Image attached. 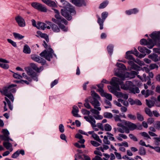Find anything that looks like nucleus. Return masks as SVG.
<instances>
[{"label":"nucleus","instance_id":"1","mask_svg":"<svg viewBox=\"0 0 160 160\" xmlns=\"http://www.w3.org/2000/svg\"><path fill=\"white\" fill-rule=\"evenodd\" d=\"M16 86L17 85L14 84L7 85L3 87L2 91H1L2 94L6 97L5 98L6 101H4L3 102L4 105V111H6L8 110L7 107V104H8L9 109L11 110H12L13 109V106L11 105L10 101L7 98L10 99L12 102H13L14 98L12 94L15 93L16 92V89L15 88Z\"/></svg>","mask_w":160,"mask_h":160},{"label":"nucleus","instance_id":"2","mask_svg":"<svg viewBox=\"0 0 160 160\" xmlns=\"http://www.w3.org/2000/svg\"><path fill=\"white\" fill-rule=\"evenodd\" d=\"M122 82L121 80L120 81L118 78L113 77L110 82V84L113 87L108 86V88L110 92L114 94L118 98L127 99L128 98V96L127 94H123L121 92L116 91V90H120L119 85L121 84Z\"/></svg>","mask_w":160,"mask_h":160},{"label":"nucleus","instance_id":"3","mask_svg":"<svg viewBox=\"0 0 160 160\" xmlns=\"http://www.w3.org/2000/svg\"><path fill=\"white\" fill-rule=\"evenodd\" d=\"M152 39H148V41L145 39H142L140 41V44L142 45H148V47L152 48L156 44V42L160 38V32H154L150 35Z\"/></svg>","mask_w":160,"mask_h":160},{"label":"nucleus","instance_id":"4","mask_svg":"<svg viewBox=\"0 0 160 160\" xmlns=\"http://www.w3.org/2000/svg\"><path fill=\"white\" fill-rule=\"evenodd\" d=\"M62 4L64 8L61 9V14L67 19L70 20L72 18V16L70 14L73 15L75 14L76 13L74 8L67 1V3L64 2Z\"/></svg>","mask_w":160,"mask_h":160},{"label":"nucleus","instance_id":"5","mask_svg":"<svg viewBox=\"0 0 160 160\" xmlns=\"http://www.w3.org/2000/svg\"><path fill=\"white\" fill-rule=\"evenodd\" d=\"M62 4L64 8L61 9V14L67 19L70 20L72 18V16L70 14L73 15L75 14L76 13L74 8L67 1V3L64 2Z\"/></svg>","mask_w":160,"mask_h":160},{"label":"nucleus","instance_id":"6","mask_svg":"<svg viewBox=\"0 0 160 160\" xmlns=\"http://www.w3.org/2000/svg\"><path fill=\"white\" fill-rule=\"evenodd\" d=\"M122 121L124 122V124L126 127H124L125 130H123V129L119 128V130L120 133H128L130 132V130L133 131L136 129L141 130L142 129L141 125L137 126L136 124L125 120H123Z\"/></svg>","mask_w":160,"mask_h":160},{"label":"nucleus","instance_id":"7","mask_svg":"<svg viewBox=\"0 0 160 160\" xmlns=\"http://www.w3.org/2000/svg\"><path fill=\"white\" fill-rule=\"evenodd\" d=\"M120 80H121L122 83L121 85V88L124 90H129L131 92L134 94L138 93L140 92L139 88L135 86L133 83L130 81H127L125 84H122V79L119 78Z\"/></svg>","mask_w":160,"mask_h":160},{"label":"nucleus","instance_id":"8","mask_svg":"<svg viewBox=\"0 0 160 160\" xmlns=\"http://www.w3.org/2000/svg\"><path fill=\"white\" fill-rule=\"evenodd\" d=\"M43 46L47 50H45L40 54V55L43 58H45L48 61H50L51 58H52L53 55H56L53 53V51L52 49L49 47L46 42L45 41H43Z\"/></svg>","mask_w":160,"mask_h":160},{"label":"nucleus","instance_id":"9","mask_svg":"<svg viewBox=\"0 0 160 160\" xmlns=\"http://www.w3.org/2000/svg\"><path fill=\"white\" fill-rule=\"evenodd\" d=\"M91 92L92 97H89L86 98L85 100V102L84 104L85 107L88 109L91 108V106L89 102L91 103V101H98L100 100V96L95 92L92 91Z\"/></svg>","mask_w":160,"mask_h":160},{"label":"nucleus","instance_id":"10","mask_svg":"<svg viewBox=\"0 0 160 160\" xmlns=\"http://www.w3.org/2000/svg\"><path fill=\"white\" fill-rule=\"evenodd\" d=\"M138 73L136 71H132L130 73L126 72H124V74H121V73H118L115 71V75L121 78L122 80H124L126 78H128L129 79H131L134 78L135 75Z\"/></svg>","mask_w":160,"mask_h":160},{"label":"nucleus","instance_id":"11","mask_svg":"<svg viewBox=\"0 0 160 160\" xmlns=\"http://www.w3.org/2000/svg\"><path fill=\"white\" fill-rule=\"evenodd\" d=\"M91 104L95 108L91 109L90 110L92 113L93 114V115L99 114L100 113L99 111L101 110V108L100 107L101 104L98 101H91Z\"/></svg>","mask_w":160,"mask_h":160},{"label":"nucleus","instance_id":"12","mask_svg":"<svg viewBox=\"0 0 160 160\" xmlns=\"http://www.w3.org/2000/svg\"><path fill=\"white\" fill-rule=\"evenodd\" d=\"M32 6L37 10L43 12H47V9L44 5L38 2H32L31 3Z\"/></svg>","mask_w":160,"mask_h":160},{"label":"nucleus","instance_id":"13","mask_svg":"<svg viewBox=\"0 0 160 160\" xmlns=\"http://www.w3.org/2000/svg\"><path fill=\"white\" fill-rule=\"evenodd\" d=\"M2 135H0V138L2 140L9 141V140L12 141V139L9 138L10 133L7 129H2Z\"/></svg>","mask_w":160,"mask_h":160},{"label":"nucleus","instance_id":"14","mask_svg":"<svg viewBox=\"0 0 160 160\" xmlns=\"http://www.w3.org/2000/svg\"><path fill=\"white\" fill-rule=\"evenodd\" d=\"M84 118L87 121L89 122L91 124L92 127L95 131H97L98 130V128L96 127L97 126L95 124V121L92 116H84Z\"/></svg>","mask_w":160,"mask_h":160},{"label":"nucleus","instance_id":"15","mask_svg":"<svg viewBox=\"0 0 160 160\" xmlns=\"http://www.w3.org/2000/svg\"><path fill=\"white\" fill-rule=\"evenodd\" d=\"M31 59L34 61L44 65L46 62V60L42 58L35 55H31Z\"/></svg>","mask_w":160,"mask_h":160},{"label":"nucleus","instance_id":"16","mask_svg":"<svg viewBox=\"0 0 160 160\" xmlns=\"http://www.w3.org/2000/svg\"><path fill=\"white\" fill-rule=\"evenodd\" d=\"M116 66L119 68L115 69L114 74H115V71H116L117 73L119 74L121 73V74H124V73L122 72V71L125 70L126 69V66L123 64L119 63H117Z\"/></svg>","mask_w":160,"mask_h":160},{"label":"nucleus","instance_id":"17","mask_svg":"<svg viewBox=\"0 0 160 160\" xmlns=\"http://www.w3.org/2000/svg\"><path fill=\"white\" fill-rule=\"evenodd\" d=\"M15 20L18 25L21 27L25 26V22L24 19L21 16L18 15L15 18Z\"/></svg>","mask_w":160,"mask_h":160},{"label":"nucleus","instance_id":"18","mask_svg":"<svg viewBox=\"0 0 160 160\" xmlns=\"http://www.w3.org/2000/svg\"><path fill=\"white\" fill-rule=\"evenodd\" d=\"M52 20L53 22L57 24L59 26V28L63 31L66 32L68 31V28L65 27L64 25H62V22L61 21L58 19L52 18Z\"/></svg>","mask_w":160,"mask_h":160},{"label":"nucleus","instance_id":"19","mask_svg":"<svg viewBox=\"0 0 160 160\" xmlns=\"http://www.w3.org/2000/svg\"><path fill=\"white\" fill-rule=\"evenodd\" d=\"M70 1L72 3L77 6L81 7L86 5L84 0H70Z\"/></svg>","mask_w":160,"mask_h":160},{"label":"nucleus","instance_id":"20","mask_svg":"<svg viewBox=\"0 0 160 160\" xmlns=\"http://www.w3.org/2000/svg\"><path fill=\"white\" fill-rule=\"evenodd\" d=\"M4 63H8L9 61L6 59L2 58H0V67L5 69H8L9 68V66L8 64Z\"/></svg>","mask_w":160,"mask_h":160},{"label":"nucleus","instance_id":"21","mask_svg":"<svg viewBox=\"0 0 160 160\" xmlns=\"http://www.w3.org/2000/svg\"><path fill=\"white\" fill-rule=\"evenodd\" d=\"M27 73L34 80L36 81H38L37 74L32 70L29 69L28 71H27Z\"/></svg>","mask_w":160,"mask_h":160},{"label":"nucleus","instance_id":"22","mask_svg":"<svg viewBox=\"0 0 160 160\" xmlns=\"http://www.w3.org/2000/svg\"><path fill=\"white\" fill-rule=\"evenodd\" d=\"M37 35L36 36L38 37H41L44 38L45 39L47 42H48L49 41L48 38L46 34L43 33L41 32L38 31L37 32Z\"/></svg>","mask_w":160,"mask_h":160},{"label":"nucleus","instance_id":"23","mask_svg":"<svg viewBox=\"0 0 160 160\" xmlns=\"http://www.w3.org/2000/svg\"><path fill=\"white\" fill-rule=\"evenodd\" d=\"M134 62L132 61H129L128 62V63L131 66L132 69L136 70H139L140 67L135 64Z\"/></svg>","mask_w":160,"mask_h":160},{"label":"nucleus","instance_id":"24","mask_svg":"<svg viewBox=\"0 0 160 160\" xmlns=\"http://www.w3.org/2000/svg\"><path fill=\"white\" fill-rule=\"evenodd\" d=\"M141 93L142 95H144L145 97L146 98L150 95H153L154 92L152 90L147 89L146 90H142L141 91Z\"/></svg>","mask_w":160,"mask_h":160},{"label":"nucleus","instance_id":"25","mask_svg":"<svg viewBox=\"0 0 160 160\" xmlns=\"http://www.w3.org/2000/svg\"><path fill=\"white\" fill-rule=\"evenodd\" d=\"M46 22L51 26L52 29L54 32H58L60 31V29L57 25L54 24H52V22L49 21L47 22Z\"/></svg>","mask_w":160,"mask_h":160},{"label":"nucleus","instance_id":"26","mask_svg":"<svg viewBox=\"0 0 160 160\" xmlns=\"http://www.w3.org/2000/svg\"><path fill=\"white\" fill-rule=\"evenodd\" d=\"M138 50L143 54H149L151 52V51L144 47H139L138 48Z\"/></svg>","mask_w":160,"mask_h":160},{"label":"nucleus","instance_id":"27","mask_svg":"<svg viewBox=\"0 0 160 160\" xmlns=\"http://www.w3.org/2000/svg\"><path fill=\"white\" fill-rule=\"evenodd\" d=\"M78 112L79 109L78 107L76 106H73V109L72 112L73 116L77 117H80V116L78 114Z\"/></svg>","mask_w":160,"mask_h":160},{"label":"nucleus","instance_id":"28","mask_svg":"<svg viewBox=\"0 0 160 160\" xmlns=\"http://www.w3.org/2000/svg\"><path fill=\"white\" fill-rule=\"evenodd\" d=\"M3 145L7 149L10 150V152H12V151L13 149L12 148V145L8 142H3Z\"/></svg>","mask_w":160,"mask_h":160},{"label":"nucleus","instance_id":"29","mask_svg":"<svg viewBox=\"0 0 160 160\" xmlns=\"http://www.w3.org/2000/svg\"><path fill=\"white\" fill-rule=\"evenodd\" d=\"M101 95L103 97H105L107 99H108L110 101L112 100V96L110 94L107 93L105 92L103 90H102L101 92Z\"/></svg>","mask_w":160,"mask_h":160},{"label":"nucleus","instance_id":"30","mask_svg":"<svg viewBox=\"0 0 160 160\" xmlns=\"http://www.w3.org/2000/svg\"><path fill=\"white\" fill-rule=\"evenodd\" d=\"M55 17L56 19H58L61 21L62 23H63L65 25H67L68 24V21L63 18L61 17L59 15V13L56 14L55 15Z\"/></svg>","mask_w":160,"mask_h":160},{"label":"nucleus","instance_id":"31","mask_svg":"<svg viewBox=\"0 0 160 160\" xmlns=\"http://www.w3.org/2000/svg\"><path fill=\"white\" fill-rule=\"evenodd\" d=\"M47 24L44 23L38 22L37 24V28L38 29L44 30L46 28Z\"/></svg>","mask_w":160,"mask_h":160},{"label":"nucleus","instance_id":"32","mask_svg":"<svg viewBox=\"0 0 160 160\" xmlns=\"http://www.w3.org/2000/svg\"><path fill=\"white\" fill-rule=\"evenodd\" d=\"M97 18H98L97 22L100 25V29L101 30L102 29H103V22L105 20L102 18L101 19L99 16H98Z\"/></svg>","mask_w":160,"mask_h":160},{"label":"nucleus","instance_id":"33","mask_svg":"<svg viewBox=\"0 0 160 160\" xmlns=\"http://www.w3.org/2000/svg\"><path fill=\"white\" fill-rule=\"evenodd\" d=\"M138 12V10L137 8H135L126 11L125 12L127 14L130 15L133 14H136Z\"/></svg>","mask_w":160,"mask_h":160},{"label":"nucleus","instance_id":"34","mask_svg":"<svg viewBox=\"0 0 160 160\" xmlns=\"http://www.w3.org/2000/svg\"><path fill=\"white\" fill-rule=\"evenodd\" d=\"M148 57L149 58L151 59L152 60L155 62L159 61L158 56L156 54H150L149 55Z\"/></svg>","mask_w":160,"mask_h":160},{"label":"nucleus","instance_id":"35","mask_svg":"<svg viewBox=\"0 0 160 160\" xmlns=\"http://www.w3.org/2000/svg\"><path fill=\"white\" fill-rule=\"evenodd\" d=\"M23 52L24 53L26 54H30L31 53V49L28 45L26 44L24 46Z\"/></svg>","mask_w":160,"mask_h":160},{"label":"nucleus","instance_id":"36","mask_svg":"<svg viewBox=\"0 0 160 160\" xmlns=\"http://www.w3.org/2000/svg\"><path fill=\"white\" fill-rule=\"evenodd\" d=\"M132 54L130 51H128L126 52V58L128 59L132 60L134 62V59H135L134 58L132 55L131 54Z\"/></svg>","mask_w":160,"mask_h":160},{"label":"nucleus","instance_id":"37","mask_svg":"<svg viewBox=\"0 0 160 160\" xmlns=\"http://www.w3.org/2000/svg\"><path fill=\"white\" fill-rule=\"evenodd\" d=\"M13 35L14 36V38L16 39H18L19 40H21L23 38L24 36H22L19 33L14 32L13 33Z\"/></svg>","mask_w":160,"mask_h":160},{"label":"nucleus","instance_id":"38","mask_svg":"<svg viewBox=\"0 0 160 160\" xmlns=\"http://www.w3.org/2000/svg\"><path fill=\"white\" fill-rule=\"evenodd\" d=\"M31 66L33 68V69L38 72H40L42 70L41 67H38L36 65L33 63H31L30 64Z\"/></svg>","mask_w":160,"mask_h":160},{"label":"nucleus","instance_id":"39","mask_svg":"<svg viewBox=\"0 0 160 160\" xmlns=\"http://www.w3.org/2000/svg\"><path fill=\"white\" fill-rule=\"evenodd\" d=\"M147 105L149 108H151L154 106V100L152 101L151 100H148L146 99V100Z\"/></svg>","mask_w":160,"mask_h":160},{"label":"nucleus","instance_id":"40","mask_svg":"<svg viewBox=\"0 0 160 160\" xmlns=\"http://www.w3.org/2000/svg\"><path fill=\"white\" fill-rule=\"evenodd\" d=\"M118 101L119 102H121L122 104L126 106H128V103L127 101L122 99L123 98H119ZM125 100V99H124ZM126 99H125L126 100Z\"/></svg>","mask_w":160,"mask_h":160},{"label":"nucleus","instance_id":"41","mask_svg":"<svg viewBox=\"0 0 160 160\" xmlns=\"http://www.w3.org/2000/svg\"><path fill=\"white\" fill-rule=\"evenodd\" d=\"M92 137L96 140L98 141L100 143H102V141L101 140L99 136L96 134L94 133L92 135Z\"/></svg>","mask_w":160,"mask_h":160},{"label":"nucleus","instance_id":"42","mask_svg":"<svg viewBox=\"0 0 160 160\" xmlns=\"http://www.w3.org/2000/svg\"><path fill=\"white\" fill-rule=\"evenodd\" d=\"M103 116L105 118L111 119L113 117L112 114L110 112H105L103 113Z\"/></svg>","mask_w":160,"mask_h":160},{"label":"nucleus","instance_id":"43","mask_svg":"<svg viewBox=\"0 0 160 160\" xmlns=\"http://www.w3.org/2000/svg\"><path fill=\"white\" fill-rule=\"evenodd\" d=\"M123 123H124L123 122H121V123H118L117 124V126L119 127L118 128H117V130L118 131V132H120L119 131V128H120L121 129H123V130H125V129L124 128V127H126V126H125L123 125Z\"/></svg>","mask_w":160,"mask_h":160},{"label":"nucleus","instance_id":"44","mask_svg":"<svg viewBox=\"0 0 160 160\" xmlns=\"http://www.w3.org/2000/svg\"><path fill=\"white\" fill-rule=\"evenodd\" d=\"M108 1H104L100 5L99 8L102 9L105 8L108 5Z\"/></svg>","mask_w":160,"mask_h":160},{"label":"nucleus","instance_id":"45","mask_svg":"<svg viewBox=\"0 0 160 160\" xmlns=\"http://www.w3.org/2000/svg\"><path fill=\"white\" fill-rule=\"evenodd\" d=\"M47 5L50 7H57V5L54 1L50 0Z\"/></svg>","mask_w":160,"mask_h":160},{"label":"nucleus","instance_id":"46","mask_svg":"<svg viewBox=\"0 0 160 160\" xmlns=\"http://www.w3.org/2000/svg\"><path fill=\"white\" fill-rule=\"evenodd\" d=\"M112 128L111 126L108 124H106L104 126V129L106 131H110L111 130Z\"/></svg>","mask_w":160,"mask_h":160},{"label":"nucleus","instance_id":"47","mask_svg":"<svg viewBox=\"0 0 160 160\" xmlns=\"http://www.w3.org/2000/svg\"><path fill=\"white\" fill-rule=\"evenodd\" d=\"M113 118L116 122L119 121L121 122H123L124 123V122L122 121L124 120H121L120 118V116L119 115H116L114 116Z\"/></svg>","mask_w":160,"mask_h":160},{"label":"nucleus","instance_id":"48","mask_svg":"<svg viewBox=\"0 0 160 160\" xmlns=\"http://www.w3.org/2000/svg\"><path fill=\"white\" fill-rule=\"evenodd\" d=\"M106 134L107 135L108 138H109V139L111 141H114L115 138H114L113 137V135L111 133L109 132H106Z\"/></svg>","mask_w":160,"mask_h":160},{"label":"nucleus","instance_id":"49","mask_svg":"<svg viewBox=\"0 0 160 160\" xmlns=\"http://www.w3.org/2000/svg\"><path fill=\"white\" fill-rule=\"evenodd\" d=\"M113 46L112 45H108L107 47L108 51L109 53L111 54L113 51Z\"/></svg>","mask_w":160,"mask_h":160},{"label":"nucleus","instance_id":"50","mask_svg":"<svg viewBox=\"0 0 160 160\" xmlns=\"http://www.w3.org/2000/svg\"><path fill=\"white\" fill-rule=\"evenodd\" d=\"M134 62L141 66H142L144 65V62L138 59H137L136 60L134 59Z\"/></svg>","mask_w":160,"mask_h":160},{"label":"nucleus","instance_id":"51","mask_svg":"<svg viewBox=\"0 0 160 160\" xmlns=\"http://www.w3.org/2000/svg\"><path fill=\"white\" fill-rule=\"evenodd\" d=\"M139 154L141 155H145L146 154L145 149L143 148H141L139 150Z\"/></svg>","mask_w":160,"mask_h":160},{"label":"nucleus","instance_id":"52","mask_svg":"<svg viewBox=\"0 0 160 160\" xmlns=\"http://www.w3.org/2000/svg\"><path fill=\"white\" fill-rule=\"evenodd\" d=\"M81 112L84 115H89L90 113V112L89 111L84 109H82L81 110Z\"/></svg>","mask_w":160,"mask_h":160},{"label":"nucleus","instance_id":"53","mask_svg":"<svg viewBox=\"0 0 160 160\" xmlns=\"http://www.w3.org/2000/svg\"><path fill=\"white\" fill-rule=\"evenodd\" d=\"M145 112L150 117H152L153 115L151 111L148 108H146Z\"/></svg>","mask_w":160,"mask_h":160},{"label":"nucleus","instance_id":"54","mask_svg":"<svg viewBox=\"0 0 160 160\" xmlns=\"http://www.w3.org/2000/svg\"><path fill=\"white\" fill-rule=\"evenodd\" d=\"M140 134L143 137H145L147 138V139H151L150 137L149 136V135H148V134L145 132H141L140 133Z\"/></svg>","mask_w":160,"mask_h":160},{"label":"nucleus","instance_id":"55","mask_svg":"<svg viewBox=\"0 0 160 160\" xmlns=\"http://www.w3.org/2000/svg\"><path fill=\"white\" fill-rule=\"evenodd\" d=\"M103 142L105 144H106L109 145L110 143V142L108 140V138L106 136H105L104 137Z\"/></svg>","mask_w":160,"mask_h":160},{"label":"nucleus","instance_id":"56","mask_svg":"<svg viewBox=\"0 0 160 160\" xmlns=\"http://www.w3.org/2000/svg\"><path fill=\"white\" fill-rule=\"evenodd\" d=\"M7 41L8 42L11 44L14 47H16L17 44L16 42H14L13 41H12V40L10 39H7Z\"/></svg>","mask_w":160,"mask_h":160},{"label":"nucleus","instance_id":"57","mask_svg":"<svg viewBox=\"0 0 160 160\" xmlns=\"http://www.w3.org/2000/svg\"><path fill=\"white\" fill-rule=\"evenodd\" d=\"M108 15V13L106 12H103L101 14L102 18V19L105 20L107 17Z\"/></svg>","mask_w":160,"mask_h":160},{"label":"nucleus","instance_id":"58","mask_svg":"<svg viewBox=\"0 0 160 160\" xmlns=\"http://www.w3.org/2000/svg\"><path fill=\"white\" fill-rule=\"evenodd\" d=\"M149 68L150 70H152L155 68L157 69L158 66L156 64H151L149 65Z\"/></svg>","mask_w":160,"mask_h":160},{"label":"nucleus","instance_id":"59","mask_svg":"<svg viewBox=\"0 0 160 160\" xmlns=\"http://www.w3.org/2000/svg\"><path fill=\"white\" fill-rule=\"evenodd\" d=\"M129 136L130 139L134 141L137 142L138 141L137 138L132 134H130L129 135Z\"/></svg>","mask_w":160,"mask_h":160},{"label":"nucleus","instance_id":"60","mask_svg":"<svg viewBox=\"0 0 160 160\" xmlns=\"http://www.w3.org/2000/svg\"><path fill=\"white\" fill-rule=\"evenodd\" d=\"M137 118L139 121H143V120H144V118L143 116L142 115H141V114L139 113H137Z\"/></svg>","mask_w":160,"mask_h":160},{"label":"nucleus","instance_id":"61","mask_svg":"<svg viewBox=\"0 0 160 160\" xmlns=\"http://www.w3.org/2000/svg\"><path fill=\"white\" fill-rule=\"evenodd\" d=\"M128 117L131 120H135L136 119V117L135 115L131 114H128Z\"/></svg>","mask_w":160,"mask_h":160},{"label":"nucleus","instance_id":"62","mask_svg":"<svg viewBox=\"0 0 160 160\" xmlns=\"http://www.w3.org/2000/svg\"><path fill=\"white\" fill-rule=\"evenodd\" d=\"M90 142L91 144L95 147H98L100 145L99 143L94 141H91Z\"/></svg>","mask_w":160,"mask_h":160},{"label":"nucleus","instance_id":"63","mask_svg":"<svg viewBox=\"0 0 160 160\" xmlns=\"http://www.w3.org/2000/svg\"><path fill=\"white\" fill-rule=\"evenodd\" d=\"M154 105L157 107H160V102L156 100V99H154Z\"/></svg>","mask_w":160,"mask_h":160},{"label":"nucleus","instance_id":"64","mask_svg":"<svg viewBox=\"0 0 160 160\" xmlns=\"http://www.w3.org/2000/svg\"><path fill=\"white\" fill-rule=\"evenodd\" d=\"M155 127H156V129H160V121H158L156 122Z\"/></svg>","mask_w":160,"mask_h":160}]
</instances>
